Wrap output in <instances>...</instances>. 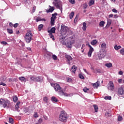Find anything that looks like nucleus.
I'll list each match as a JSON object with an SVG mask.
<instances>
[{
  "instance_id": "obj_1",
  "label": "nucleus",
  "mask_w": 124,
  "mask_h": 124,
  "mask_svg": "<svg viewBox=\"0 0 124 124\" xmlns=\"http://www.w3.org/2000/svg\"><path fill=\"white\" fill-rule=\"evenodd\" d=\"M51 85L53 87L56 92H58V93L59 94H60V95H64V93L62 89V87H61V86H60V84H58V83H51Z\"/></svg>"
},
{
  "instance_id": "obj_2",
  "label": "nucleus",
  "mask_w": 124,
  "mask_h": 124,
  "mask_svg": "<svg viewBox=\"0 0 124 124\" xmlns=\"http://www.w3.org/2000/svg\"><path fill=\"white\" fill-rule=\"evenodd\" d=\"M0 105H2L4 108H9L11 106L10 101L7 99H0Z\"/></svg>"
},
{
  "instance_id": "obj_3",
  "label": "nucleus",
  "mask_w": 124,
  "mask_h": 124,
  "mask_svg": "<svg viewBox=\"0 0 124 124\" xmlns=\"http://www.w3.org/2000/svg\"><path fill=\"white\" fill-rule=\"evenodd\" d=\"M24 38L26 42L28 44L30 43L31 41L32 40V33H31V31H27V32L24 36Z\"/></svg>"
},
{
  "instance_id": "obj_4",
  "label": "nucleus",
  "mask_w": 124,
  "mask_h": 124,
  "mask_svg": "<svg viewBox=\"0 0 124 124\" xmlns=\"http://www.w3.org/2000/svg\"><path fill=\"white\" fill-rule=\"evenodd\" d=\"M59 120L62 123H65L67 121V114L63 111H62L59 115Z\"/></svg>"
},
{
  "instance_id": "obj_5",
  "label": "nucleus",
  "mask_w": 124,
  "mask_h": 124,
  "mask_svg": "<svg viewBox=\"0 0 124 124\" xmlns=\"http://www.w3.org/2000/svg\"><path fill=\"white\" fill-rule=\"evenodd\" d=\"M53 3L56 8L61 10V12L62 11V1H59V0H54Z\"/></svg>"
},
{
  "instance_id": "obj_6",
  "label": "nucleus",
  "mask_w": 124,
  "mask_h": 124,
  "mask_svg": "<svg viewBox=\"0 0 124 124\" xmlns=\"http://www.w3.org/2000/svg\"><path fill=\"white\" fill-rule=\"evenodd\" d=\"M61 34H62V35H65L67 32H69V31H70V30H69L68 27L65 26L63 24H62L61 26Z\"/></svg>"
},
{
  "instance_id": "obj_7",
  "label": "nucleus",
  "mask_w": 124,
  "mask_h": 124,
  "mask_svg": "<svg viewBox=\"0 0 124 124\" xmlns=\"http://www.w3.org/2000/svg\"><path fill=\"white\" fill-rule=\"evenodd\" d=\"M31 81H35V82H39L41 83L43 81V78L42 77H36L34 76L31 77L30 78Z\"/></svg>"
},
{
  "instance_id": "obj_8",
  "label": "nucleus",
  "mask_w": 124,
  "mask_h": 124,
  "mask_svg": "<svg viewBox=\"0 0 124 124\" xmlns=\"http://www.w3.org/2000/svg\"><path fill=\"white\" fill-rule=\"evenodd\" d=\"M106 55V51H105L104 49H101L98 54V57L99 60H102V59L105 57Z\"/></svg>"
},
{
  "instance_id": "obj_9",
  "label": "nucleus",
  "mask_w": 124,
  "mask_h": 124,
  "mask_svg": "<svg viewBox=\"0 0 124 124\" xmlns=\"http://www.w3.org/2000/svg\"><path fill=\"white\" fill-rule=\"evenodd\" d=\"M87 46L90 48L89 52H88V56L89 58H91L92 57V54H93V52L94 50L93 49V48L90 45V44L88 43L87 44Z\"/></svg>"
},
{
  "instance_id": "obj_10",
  "label": "nucleus",
  "mask_w": 124,
  "mask_h": 124,
  "mask_svg": "<svg viewBox=\"0 0 124 124\" xmlns=\"http://www.w3.org/2000/svg\"><path fill=\"white\" fill-rule=\"evenodd\" d=\"M108 86H109L108 89L110 90V91H114V89H115V87L114 86V83H113V81H109Z\"/></svg>"
},
{
  "instance_id": "obj_11",
  "label": "nucleus",
  "mask_w": 124,
  "mask_h": 124,
  "mask_svg": "<svg viewBox=\"0 0 124 124\" xmlns=\"http://www.w3.org/2000/svg\"><path fill=\"white\" fill-rule=\"evenodd\" d=\"M118 93L119 95H123L124 94V88L123 87L118 89Z\"/></svg>"
},
{
  "instance_id": "obj_12",
  "label": "nucleus",
  "mask_w": 124,
  "mask_h": 124,
  "mask_svg": "<svg viewBox=\"0 0 124 124\" xmlns=\"http://www.w3.org/2000/svg\"><path fill=\"white\" fill-rule=\"evenodd\" d=\"M47 32L49 34L55 33L56 32V28L55 27L52 28L50 30H48Z\"/></svg>"
},
{
  "instance_id": "obj_13",
  "label": "nucleus",
  "mask_w": 124,
  "mask_h": 124,
  "mask_svg": "<svg viewBox=\"0 0 124 124\" xmlns=\"http://www.w3.org/2000/svg\"><path fill=\"white\" fill-rule=\"evenodd\" d=\"M49 7H50V8L49 9L46 10L47 13H49V12H53V11H54V10H55L54 7H52L49 5Z\"/></svg>"
},
{
  "instance_id": "obj_14",
  "label": "nucleus",
  "mask_w": 124,
  "mask_h": 124,
  "mask_svg": "<svg viewBox=\"0 0 124 124\" xmlns=\"http://www.w3.org/2000/svg\"><path fill=\"white\" fill-rule=\"evenodd\" d=\"M76 70H77V66L76 65H73L71 69V72H73V73H75Z\"/></svg>"
},
{
  "instance_id": "obj_15",
  "label": "nucleus",
  "mask_w": 124,
  "mask_h": 124,
  "mask_svg": "<svg viewBox=\"0 0 124 124\" xmlns=\"http://www.w3.org/2000/svg\"><path fill=\"white\" fill-rule=\"evenodd\" d=\"M112 24V20L111 19H108L107 20V24L106 26V28H108V27H110V25Z\"/></svg>"
},
{
  "instance_id": "obj_16",
  "label": "nucleus",
  "mask_w": 124,
  "mask_h": 124,
  "mask_svg": "<svg viewBox=\"0 0 124 124\" xmlns=\"http://www.w3.org/2000/svg\"><path fill=\"white\" fill-rule=\"evenodd\" d=\"M93 88H94V89H97V88L99 87V82H98V81H97L96 83L93 84Z\"/></svg>"
},
{
  "instance_id": "obj_17",
  "label": "nucleus",
  "mask_w": 124,
  "mask_h": 124,
  "mask_svg": "<svg viewBox=\"0 0 124 124\" xmlns=\"http://www.w3.org/2000/svg\"><path fill=\"white\" fill-rule=\"evenodd\" d=\"M65 58L69 62H70V61H72V57H71V56H70V55H66Z\"/></svg>"
},
{
  "instance_id": "obj_18",
  "label": "nucleus",
  "mask_w": 124,
  "mask_h": 124,
  "mask_svg": "<svg viewBox=\"0 0 124 124\" xmlns=\"http://www.w3.org/2000/svg\"><path fill=\"white\" fill-rule=\"evenodd\" d=\"M40 21H46L45 18L41 19V17L38 16L36 19V22H40Z\"/></svg>"
},
{
  "instance_id": "obj_19",
  "label": "nucleus",
  "mask_w": 124,
  "mask_h": 124,
  "mask_svg": "<svg viewBox=\"0 0 124 124\" xmlns=\"http://www.w3.org/2000/svg\"><path fill=\"white\" fill-rule=\"evenodd\" d=\"M66 46L67 48H72V44L71 43V42H69L67 43Z\"/></svg>"
},
{
  "instance_id": "obj_20",
  "label": "nucleus",
  "mask_w": 124,
  "mask_h": 124,
  "mask_svg": "<svg viewBox=\"0 0 124 124\" xmlns=\"http://www.w3.org/2000/svg\"><path fill=\"white\" fill-rule=\"evenodd\" d=\"M51 101H52V102H58V99L56 98V97L52 96L51 97Z\"/></svg>"
},
{
  "instance_id": "obj_21",
  "label": "nucleus",
  "mask_w": 124,
  "mask_h": 124,
  "mask_svg": "<svg viewBox=\"0 0 124 124\" xmlns=\"http://www.w3.org/2000/svg\"><path fill=\"white\" fill-rule=\"evenodd\" d=\"M82 30L83 31H86L87 30V23H86V22L83 23Z\"/></svg>"
},
{
  "instance_id": "obj_22",
  "label": "nucleus",
  "mask_w": 124,
  "mask_h": 124,
  "mask_svg": "<svg viewBox=\"0 0 124 124\" xmlns=\"http://www.w3.org/2000/svg\"><path fill=\"white\" fill-rule=\"evenodd\" d=\"M101 48H102V50H104L105 51V49H106V44L105 43L102 44Z\"/></svg>"
},
{
  "instance_id": "obj_23",
  "label": "nucleus",
  "mask_w": 124,
  "mask_h": 124,
  "mask_svg": "<svg viewBox=\"0 0 124 124\" xmlns=\"http://www.w3.org/2000/svg\"><path fill=\"white\" fill-rule=\"evenodd\" d=\"M13 99L14 102H16V101H18V97L16 95L13 96Z\"/></svg>"
},
{
  "instance_id": "obj_24",
  "label": "nucleus",
  "mask_w": 124,
  "mask_h": 124,
  "mask_svg": "<svg viewBox=\"0 0 124 124\" xmlns=\"http://www.w3.org/2000/svg\"><path fill=\"white\" fill-rule=\"evenodd\" d=\"M112 65H113L111 64V63H107L105 64V66L108 67V68L112 67Z\"/></svg>"
},
{
  "instance_id": "obj_25",
  "label": "nucleus",
  "mask_w": 124,
  "mask_h": 124,
  "mask_svg": "<svg viewBox=\"0 0 124 124\" xmlns=\"http://www.w3.org/2000/svg\"><path fill=\"white\" fill-rule=\"evenodd\" d=\"M93 4H94V1L93 0H91L88 3L89 6H92V5H93Z\"/></svg>"
},
{
  "instance_id": "obj_26",
  "label": "nucleus",
  "mask_w": 124,
  "mask_h": 124,
  "mask_svg": "<svg viewBox=\"0 0 124 124\" xmlns=\"http://www.w3.org/2000/svg\"><path fill=\"white\" fill-rule=\"evenodd\" d=\"M91 43L92 45L94 46L97 44V41L96 40H93Z\"/></svg>"
},
{
  "instance_id": "obj_27",
  "label": "nucleus",
  "mask_w": 124,
  "mask_h": 124,
  "mask_svg": "<svg viewBox=\"0 0 124 124\" xmlns=\"http://www.w3.org/2000/svg\"><path fill=\"white\" fill-rule=\"evenodd\" d=\"M7 31L10 34H12V33H13V30H12V29H7Z\"/></svg>"
},
{
  "instance_id": "obj_28",
  "label": "nucleus",
  "mask_w": 124,
  "mask_h": 124,
  "mask_svg": "<svg viewBox=\"0 0 124 124\" xmlns=\"http://www.w3.org/2000/svg\"><path fill=\"white\" fill-rule=\"evenodd\" d=\"M58 16V13H55L54 14H53L52 15V18H53V19H55V20L57 19V16Z\"/></svg>"
},
{
  "instance_id": "obj_29",
  "label": "nucleus",
  "mask_w": 124,
  "mask_h": 124,
  "mask_svg": "<svg viewBox=\"0 0 124 124\" xmlns=\"http://www.w3.org/2000/svg\"><path fill=\"white\" fill-rule=\"evenodd\" d=\"M94 111L95 112L98 111V107L96 105H93Z\"/></svg>"
},
{
  "instance_id": "obj_30",
  "label": "nucleus",
  "mask_w": 124,
  "mask_h": 124,
  "mask_svg": "<svg viewBox=\"0 0 124 124\" xmlns=\"http://www.w3.org/2000/svg\"><path fill=\"white\" fill-rule=\"evenodd\" d=\"M19 80H20V81H24V82H26L27 81L26 78H25L24 77H19Z\"/></svg>"
},
{
  "instance_id": "obj_31",
  "label": "nucleus",
  "mask_w": 124,
  "mask_h": 124,
  "mask_svg": "<svg viewBox=\"0 0 124 124\" xmlns=\"http://www.w3.org/2000/svg\"><path fill=\"white\" fill-rule=\"evenodd\" d=\"M73 16H74V12H72L69 16L70 19H72Z\"/></svg>"
},
{
  "instance_id": "obj_32",
  "label": "nucleus",
  "mask_w": 124,
  "mask_h": 124,
  "mask_svg": "<svg viewBox=\"0 0 124 124\" xmlns=\"http://www.w3.org/2000/svg\"><path fill=\"white\" fill-rule=\"evenodd\" d=\"M104 24H105V22L103 21H101L100 23H99V26L100 27H101L102 28L104 27Z\"/></svg>"
},
{
  "instance_id": "obj_33",
  "label": "nucleus",
  "mask_w": 124,
  "mask_h": 124,
  "mask_svg": "<svg viewBox=\"0 0 124 124\" xmlns=\"http://www.w3.org/2000/svg\"><path fill=\"white\" fill-rule=\"evenodd\" d=\"M52 58L54 61H57V60H58V57L55 54L52 55Z\"/></svg>"
},
{
  "instance_id": "obj_34",
  "label": "nucleus",
  "mask_w": 124,
  "mask_h": 124,
  "mask_svg": "<svg viewBox=\"0 0 124 124\" xmlns=\"http://www.w3.org/2000/svg\"><path fill=\"white\" fill-rule=\"evenodd\" d=\"M15 107V110L17 111V112H20V109H19V108H20V107H19V106L16 105Z\"/></svg>"
},
{
  "instance_id": "obj_35",
  "label": "nucleus",
  "mask_w": 124,
  "mask_h": 124,
  "mask_svg": "<svg viewBox=\"0 0 124 124\" xmlns=\"http://www.w3.org/2000/svg\"><path fill=\"white\" fill-rule=\"evenodd\" d=\"M9 121L10 122V124H14V120L12 118H9Z\"/></svg>"
},
{
  "instance_id": "obj_36",
  "label": "nucleus",
  "mask_w": 124,
  "mask_h": 124,
  "mask_svg": "<svg viewBox=\"0 0 124 124\" xmlns=\"http://www.w3.org/2000/svg\"><path fill=\"white\" fill-rule=\"evenodd\" d=\"M121 48H122V46H117V45H115L114 46V49H115L116 50H119L121 49Z\"/></svg>"
},
{
  "instance_id": "obj_37",
  "label": "nucleus",
  "mask_w": 124,
  "mask_h": 124,
  "mask_svg": "<svg viewBox=\"0 0 124 124\" xmlns=\"http://www.w3.org/2000/svg\"><path fill=\"white\" fill-rule=\"evenodd\" d=\"M43 29V24H40L38 26V30L39 31H41V30Z\"/></svg>"
},
{
  "instance_id": "obj_38",
  "label": "nucleus",
  "mask_w": 124,
  "mask_h": 124,
  "mask_svg": "<svg viewBox=\"0 0 124 124\" xmlns=\"http://www.w3.org/2000/svg\"><path fill=\"white\" fill-rule=\"evenodd\" d=\"M118 122H122L123 121V117L121 115H119L118 117Z\"/></svg>"
},
{
  "instance_id": "obj_39",
  "label": "nucleus",
  "mask_w": 124,
  "mask_h": 124,
  "mask_svg": "<svg viewBox=\"0 0 124 124\" xmlns=\"http://www.w3.org/2000/svg\"><path fill=\"white\" fill-rule=\"evenodd\" d=\"M105 99H106V100H111V99H112V97L111 96H105Z\"/></svg>"
},
{
  "instance_id": "obj_40",
  "label": "nucleus",
  "mask_w": 124,
  "mask_h": 124,
  "mask_svg": "<svg viewBox=\"0 0 124 124\" xmlns=\"http://www.w3.org/2000/svg\"><path fill=\"white\" fill-rule=\"evenodd\" d=\"M105 116L106 117H107L108 118V117H110V116H111V114H110V113L108 112H106L105 113Z\"/></svg>"
},
{
  "instance_id": "obj_41",
  "label": "nucleus",
  "mask_w": 124,
  "mask_h": 124,
  "mask_svg": "<svg viewBox=\"0 0 124 124\" xmlns=\"http://www.w3.org/2000/svg\"><path fill=\"white\" fill-rule=\"evenodd\" d=\"M89 89L87 88V87H84V89H83V92L84 93H88V91H89Z\"/></svg>"
},
{
  "instance_id": "obj_42",
  "label": "nucleus",
  "mask_w": 124,
  "mask_h": 124,
  "mask_svg": "<svg viewBox=\"0 0 124 124\" xmlns=\"http://www.w3.org/2000/svg\"><path fill=\"white\" fill-rule=\"evenodd\" d=\"M78 76L80 79H85L84 76H83V75H82V74H79Z\"/></svg>"
},
{
  "instance_id": "obj_43",
  "label": "nucleus",
  "mask_w": 124,
  "mask_h": 124,
  "mask_svg": "<svg viewBox=\"0 0 124 124\" xmlns=\"http://www.w3.org/2000/svg\"><path fill=\"white\" fill-rule=\"evenodd\" d=\"M69 2L72 4H75L76 2H75V0H69Z\"/></svg>"
},
{
  "instance_id": "obj_44",
  "label": "nucleus",
  "mask_w": 124,
  "mask_h": 124,
  "mask_svg": "<svg viewBox=\"0 0 124 124\" xmlns=\"http://www.w3.org/2000/svg\"><path fill=\"white\" fill-rule=\"evenodd\" d=\"M88 7V4L87 3H84L83 4V8L84 9H86Z\"/></svg>"
},
{
  "instance_id": "obj_45",
  "label": "nucleus",
  "mask_w": 124,
  "mask_h": 124,
  "mask_svg": "<svg viewBox=\"0 0 124 124\" xmlns=\"http://www.w3.org/2000/svg\"><path fill=\"white\" fill-rule=\"evenodd\" d=\"M49 35H50V38H52L53 40H55V37H54V35L52 33L49 34Z\"/></svg>"
},
{
  "instance_id": "obj_46",
  "label": "nucleus",
  "mask_w": 124,
  "mask_h": 124,
  "mask_svg": "<svg viewBox=\"0 0 124 124\" xmlns=\"http://www.w3.org/2000/svg\"><path fill=\"white\" fill-rule=\"evenodd\" d=\"M120 54H121V55H124V48H122L120 50Z\"/></svg>"
},
{
  "instance_id": "obj_47",
  "label": "nucleus",
  "mask_w": 124,
  "mask_h": 124,
  "mask_svg": "<svg viewBox=\"0 0 124 124\" xmlns=\"http://www.w3.org/2000/svg\"><path fill=\"white\" fill-rule=\"evenodd\" d=\"M50 25H51V26H54V25H55V21L51 20L50 21Z\"/></svg>"
},
{
  "instance_id": "obj_48",
  "label": "nucleus",
  "mask_w": 124,
  "mask_h": 124,
  "mask_svg": "<svg viewBox=\"0 0 124 124\" xmlns=\"http://www.w3.org/2000/svg\"><path fill=\"white\" fill-rule=\"evenodd\" d=\"M43 100L44 101H45V102H47V101H48V98H47V97H45L43 98Z\"/></svg>"
},
{
  "instance_id": "obj_49",
  "label": "nucleus",
  "mask_w": 124,
  "mask_h": 124,
  "mask_svg": "<svg viewBox=\"0 0 124 124\" xmlns=\"http://www.w3.org/2000/svg\"><path fill=\"white\" fill-rule=\"evenodd\" d=\"M0 86H3L4 87H5L6 86V84L2 82L0 83Z\"/></svg>"
},
{
  "instance_id": "obj_50",
  "label": "nucleus",
  "mask_w": 124,
  "mask_h": 124,
  "mask_svg": "<svg viewBox=\"0 0 124 124\" xmlns=\"http://www.w3.org/2000/svg\"><path fill=\"white\" fill-rule=\"evenodd\" d=\"M77 20H78V16H76L74 19V23H76L77 22Z\"/></svg>"
},
{
  "instance_id": "obj_51",
  "label": "nucleus",
  "mask_w": 124,
  "mask_h": 124,
  "mask_svg": "<svg viewBox=\"0 0 124 124\" xmlns=\"http://www.w3.org/2000/svg\"><path fill=\"white\" fill-rule=\"evenodd\" d=\"M112 12H114V13H118V11L116 10V9H113L112 10Z\"/></svg>"
},
{
  "instance_id": "obj_52",
  "label": "nucleus",
  "mask_w": 124,
  "mask_h": 124,
  "mask_svg": "<svg viewBox=\"0 0 124 124\" xmlns=\"http://www.w3.org/2000/svg\"><path fill=\"white\" fill-rule=\"evenodd\" d=\"M1 44H3L4 45H6V44H7V42H6L5 41H2V42H1Z\"/></svg>"
},
{
  "instance_id": "obj_53",
  "label": "nucleus",
  "mask_w": 124,
  "mask_h": 124,
  "mask_svg": "<svg viewBox=\"0 0 124 124\" xmlns=\"http://www.w3.org/2000/svg\"><path fill=\"white\" fill-rule=\"evenodd\" d=\"M33 116H34V118H37V117H38V115L37 114V112H35Z\"/></svg>"
},
{
  "instance_id": "obj_54",
  "label": "nucleus",
  "mask_w": 124,
  "mask_h": 124,
  "mask_svg": "<svg viewBox=\"0 0 124 124\" xmlns=\"http://www.w3.org/2000/svg\"><path fill=\"white\" fill-rule=\"evenodd\" d=\"M19 26V24L18 23H16L14 25V28H17Z\"/></svg>"
},
{
  "instance_id": "obj_55",
  "label": "nucleus",
  "mask_w": 124,
  "mask_h": 124,
  "mask_svg": "<svg viewBox=\"0 0 124 124\" xmlns=\"http://www.w3.org/2000/svg\"><path fill=\"white\" fill-rule=\"evenodd\" d=\"M32 12V13H34V12H35V6L33 7Z\"/></svg>"
},
{
  "instance_id": "obj_56",
  "label": "nucleus",
  "mask_w": 124,
  "mask_h": 124,
  "mask_svg": "<svg viewBox=\"0 0 124 124\" xmlns=\"http://www.w3.org/2000/svg\"><path fill=\"white\" fill-rule=\"evenodd\" d=\"M42 118H40L39 120H38V123L39 124H41V123H42Z\"/></svg>"
},
{
  "instance_id": "obj_57",
  "label": "nucleus",
  "mask_w": 124,
  "mask_h": 124,
  "mask_svg": "<svg viewBox=\"0 0 124 124\" xmlns=\"http://www.w3.org/2000/svg\"><path fill=\"white\" fill-rule=\"evenodd\" d=\"M76 48H80L81 47V45L80 44H78L76 45Z\"/></svg>"
},
{
  "instance_id": "obj_58",
  "label": "nucleus",
  "mask_w": 124,
  "mask_h": 124,
  "mask_svg": "<svg viewBox=\"0 0 124 124\" xmlns=\"http://www.w3.org/2000/svg\"><path fill=\"white\" fill-rule=\"evenodd\" d=\"M119 75H123V74H124V73L123 72V71H120L118 73Z\"/></svg>"
},
{
  "instance_id": "obj_59",
  "label": "nucleus",
  "mask_w": 124,
  "mask_h": 124,
  "mask_svg": "<svg viewBox=\"0 0 124 124\" xmlns=\"http://www.w3.org/2000/svg\"><path fill=\"white\" fill-rule=\"evenodd\" d=\"M95 70L97 73H99V72H100V70H99V69H96Z\"/></svg>"
},
{
  "instance_id": "obj_60",
  "label": "nucleus",
  "mask_w": 124,
  "mask_h": 124,
  "mask_svg": "<svg viewBox=\"0 0 124 124\" xmlns=\"http://www.w3.org/2000/svg\"><path fill=\"white\" fill-rule=\"evenodd\" d=\"M113 16H114V15H113V14H110L108 16V18H112V17H113Z\"/></svg>"
},
{
  "instance_id": "obj_61",
  "label": "nucleus",
  "mask_w": 124,
  "mask_h": 124,
  "mask_svg": "<svg viewBox=\"0 0 124 124\" xmlns=\"http://www.w3.org/2000/svg\"><path fill=\"white\" fill-rule=\"evenodd\" d=\"M21 104V102L20 101H18L17 102V103L16 104V105H17V106H19V105H20V104Z\"/></svg>"
},
{
  "instance_id": "obj_62",
  "label": "nucleus",
  "mask_w": 124,
  "mask_h": 124,
  "mask_svg": "<svg viewBox=\"0 0 124 124\" xmlns=\"http://www.w3.org/2000/svg\"><path fill=\"white\" fill-rule=\"evenodd\" d=\"M68 82H72V79L70 78H68Z\"/></svg>"
},
{
  "instance_id": "obj_63",
  "label": "nucleus",
  "mask_w": 124,
  "mask_h": 124,
  "mask_svg": "<svg viewBox=\"0 0 124 124\" xmlns=\"http://www.w3.org/2000/svg\"><path fill=\"white\" fill-rule=\"evenodd\" d=\"M114 17L115 19H117L118 18V15H114Z\"/></svg>"
},
{
  "instance_id": "obj_64",
  "label": "nucleus",
  "mask_w": 124,
  "mask_h": 124,
  "mask_svg": "<svg viewBox=\"0 0 124 124\" xmlns=\"http://www.w3.org/2000/svg\"><path fill=\"white\" fill-rule=\"evenodd\" d=\"M122 81H123V79H118V83H121V82H122Z\"/></svg>"
}]
</instances>
